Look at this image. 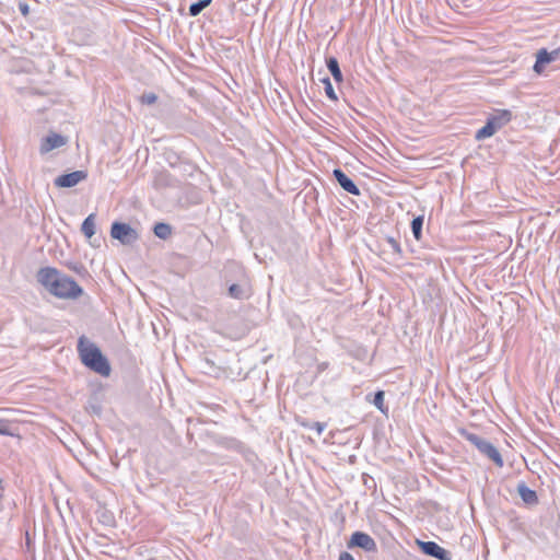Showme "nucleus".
Returning <instances> with one entry per match:
<instances>
[{"mask_svg": "<svg viewBox=\"0 0 560 560\" xmlns=\"http://www.w3.org/2000/svg\"><path fill=\"white\" fill-rule=\"evenodd\" d=\"M37 282L51 295L63 300H77L83 294L78 282L54 267H43L36 273Z\"/></svg>", "mask_w": 560, "mask_h": 560, "instance_id": "obj_1", "label": "nucleus"}, {"mask_svg": "<svg viewBox=\"0 0 560 560\" xmlns=\"http://www.w3.org/2000/svg\"><path fill=\"white\" fill-rule=\"evenodd\" d=\"M77 350L81 362L86 368L102 376H109L112 371L110 364L94 342L85 336H81L78 339Z\"/></svg>", "mask_w": 560, "mask_h": 560, "instance_id": "obj_2", "label": "nucleus"}, {"mask_svg": "<svg viewBox=\"0 0 560 560\" xmlns=\"http://www.w3.org/2000/svg\"><path fill=\"white\" fill-rule=\"evenodd\" d=\"M110 236L118 240L122 245H132L139 238L138 232L129 224L114 222L110 228Z\"/></svg>", "mask_w": 560, "mask_h": 560, "instance_id": "obj_3", "label": "nucleus"}, {"mask_svg": "<svg viewBox=\"0 0 560 560\" xmlns=\"http://www.w3.org/2000/svg\"><path fill=\"white\" fill-rule=\"evenodd\" d=\"M347 547L350 549L358 547L366 552H375L377 550L375 540L369 534L360 530H357L351 535Z\"/></svg>", "mask_w": 560, "mask_h": 560, "instance_id": "obj_4", "label": "nucleus"}, {"mask_svg": "<svg viewBox=\"0 0 560 560\" xmlns=\"http://www.w3.org/2000/svg\"><path fill=\"white\" fill-rule=\"evenodd\" d=\"M417 545L419 546L420 550L427 556H430L438 560H452L451 551L444 549L435 541H422L418 539Z\"/></svg>", "mask_w": 560, "mask_h": 560, "instance_id": "obj_5", "label": "nucleus"}, {"mask_svg": "<svg viewBox=\"0 0 560 560\" xmlns=\"http://www.w3.org/2000/svg\"><path fill=\"white\" fill-rule=\"evenodd\" d=\"M86 177L88 173L80 170L58 176L55 178L54 184L59 188H71L84 180Z\"/></svg>", "mask_w": 560, "mask_h": 560, "instance_id": "obj_6", "label": "nucleus"}, {"mask_svg": "<svg viewBox=\"0 0 560 560\" xmlns=\"http://www.w3.org/2000/svg\"><path fill=\"white\" fill-rule=\"evenodd\" d=\"M559 56L560 49H555L552 51H548L546 48L539 49L536 55V62L533 70L538 74L542 73L545 66L557 60Z\"/></svg>", "mask_w": 560, "mask_h": 560, "instance_id": "obj_7", "label": "nucleus"}, {"mask_svg": "<svg viewBox=\"0 0 560 560\" xmlns=\"http://www.w3.org/2000/svg\"><path fill=\"white\" fill-rule=\"evenodd\" d=\"M332 175L345 191L353 196H359L361 194L359 187L342 170L335 168Z\"/></svg>", "mask_w": 560, "mask_h": 560, "instance_id": "obj_8", "label": "nucleus"}, {"mask_svg": "<svg viewBox=\"0 0 560 560\" xmlns=\"http://www.w3.org/2000/svg\"><path fill=\"white\" fill-rule=\"evenodd\" d=\"M0 435L21 438L20 421L16 419H0Z\"/></svg>", "mask_w": 560, "mask_h": 560, "instance_id": "obj_9", "label": "nucleus"}, {"mask_svg": "<svg viewBox=\"0 0 560 560\" xmlns=\"http://www.w3.org/2000/svg\"><path fill=\"white\" fill-rule=\"evenodd\" d=\"M478 451L481 454H483L485 456H487L489 459H491L498 467H503V465H504L503 458H502L500 452L498 451V448L491 442L486 440L480 445Z\"/></svg>", "mask_w": 560, "mask_h": 560, "instance_id": "obj_10", "label": "nucleus"}, {"mask_svg": "<svg viewBox=\"0 0 560 560\" xmlns=\"http://www.w3.org/2000/svg\"><path fill=\"white\" fill-rule=\"evenodd\" d=\"M66 143L65 137L58 133H51L45 137L40 143V153H47L54 149L60 148Z\"/></svg>", "mask_w": 560, "mask_h": 560, "instance_id": "obj_11", "label": "nucleus"}, {"mask_svg": "<svg viewBox=\"0 0 560 560\" xmlns=\"http://www.w3.org/2000/svg\"><path fill=\"white\" fill-rule=\"evenodd\" d=\"M523 502L527 505H536L538 503V495L535 490H532L524 481H521L516 487Z\"/></svg>", "mask_w": 560, "mask_h": 560, "instance_id": "obj_12", "label": "nucleus"}, {"mask_svg": "<svg viewBox=\"0 0 560 560\" xmlns=\"http://www.w3.org/2000/svg\"><path fill=\"white\" fill-rule=\"evenodd\" d=\"M511 119H512V113L510 110L500 109V110H497L495 114L490 116L487 120L493 121V125L497 128V130H500L508 122H510Z\"/></svg>", "mask_w": 560, "mask_h": 560, "instance_id": "obj_13", "label": "nucleus"}, {"mask_svg": "<svg viewBox=\"0 0 560 560\" xmlns=\"http://www.w3.org/2000/svg\"><path fill=\"white\" fill-rule=\"evenodd\" d=\"M326 66L329 72L331 73L334 80L337 83H340L343 81V75L339 67V62L336 57H328L326 58Z\"/></svg>", "mask_w": 560, "mask_h": 560, "instance_id": "obj_14", "label": "nucleus"}, {"mask_svg": "<svg viewBox=\"0 0 560 560\" xmlns=\"http://www.w3.org/2000/svg\"><path fill=\"white\" fill-rule=\"evenodd\" d=\"M82 233L88 237L91 238L95 234V214L91 213L88 215L81 226Z\"/></svg>", "mask_w": 560, "mask_h": 560, "instance_id": "obj_15", "label": "nucleus"}, {"mask_svg": "<svg viewBox=\"0 0 560 560\" xmlns=\"http://www.w3.org/2000/svg\"><path fill=\"white\" fill-rule=\"evenodd\" d=\"M497 131L498 130L494 127L493 121L487 120L486 125L476 132L475 138L476 140H483L492 137Z\"/></svg>", "mask_w": 560, "mask_h": 560, "instance_id": "obj_16", "label": "nucleus"}, {"mask_svg": "<svg viewBox=\"0 0 560 560\" xmlns=\"http://www.w3.org/2000/svg\"><path fill=\"white\" fill-rule=\"evenodd\" d=\"M154 235L161 240H167L172 234V226L168 223L159 222L153 228Z\"/></svg>", "mask_w": 560, "mask_h": 560, "instance_id": "obj_17", "label": "nucleus"}, {"mask_svg": "<svg viewBox=\"0 0 560 560\" xmlns=\"http://www.w3.org/2000/svg\"><path fill=\"white\" fill-rule=\"evenodd\" d=\"M229 295L237 300H244L249 298V293L246 290V288L237 283H233L229 287Z\"/></svg>", "mask_w": 560, "mask_h": 560, "instance_id": "obj_18", "label": "nucleus"}, {"mask_svg": "<svg viewBox=\"0 0 560 560\" xmlns=\"http://www.w3.org/2000/svg\"><path fill=\"white\" fill-rule=\"evenodd\" d=\"M423 221H424L423 215H418V217L413 218L411 221V232L413 234V237L417 241L421 240Z\"/></svg>", "mask_w": 560, "mask_h": 560, "instance_id": "obj_19", "label": "nucleus"}, {"mask_svg": "<svg viewBox=\"0 0 560 560\" xmlns=\"http://www.w3.org/2000/svg\"><path fill=\"white\" fill-rule=\"evenodd\" d=\"M211 2L212 0H198L197 2L191 3L189 7V15L194 18L199 15L202 10L211 4Z\"/></svg>", "mask_w": 560, "mask_h": 560, "instance_id": "obj_20", "label": "nucleus"}, {"mask_svg": "<svg viewBox=\"0 0 560 560\" xmlns=\"http://www.w3.org/2000/svg\"><path fill=\"white\" fill-rule=\"evenodd\" d=\"M384 392L383 390H377L375 394H374V398H373V405L382 412V413H387L388 411V408L385 406L384 404Z\"/></svg>", "mask_w": 560, "mask_h": 560, "instance_id": "obj_21", "label": "nucleus"}, {"mask_svg": "<svg viewBox=\"0 0 560 560\" xmlns=\"http://www.w3.org/2000/svg\"><path fill=\"white\" fill-rule=\"evenodd\" d=\"M460 434L463 438H465L467 441H469L472 445H475L477 447V450L486 441L481 436H479L475 433L468 432L467 430H462Z\"/></svg>", "mask_w": 560, "mask_h": 560, "instance_id": "obj_22", "label": "nucleus"}, {"mask_svg": "<svg viewBox=\"0 0 560 560\" xmlns=\"http://www.w3.org/2000/svg\"><path fill=\"white\" fill-rule=\"evenodd\" d=\"M322 82L324 83L325 85V93L327 95V97L331 101H337L338 100V96L332 88V84L330 82V79L329 78H324L322 80Z\"/></svg>", "mask_w": 560, "mask_h": 560, "instance_id": "obj_23", "label": "nucleus"}, {"mask_svg": "<svg viewBox=\"0 0 560 560\" xmlns=\"http://www.w3.org/2000/svg\"><path fill=\"white\" fill-rule=\"evenodd\" d=\"M301 425L304 427V428H307V429H312V430H316V432L320 435L324 430L326 429V423L325 422H307V421H302L301 422Z\"/></svg>", "mask_w": 560, "mask_h": 560, "instance_id": "obj_24", "label": "nucleus"}, {"mask_svg": "<svg viewBox=\"0 0 560 560\" xmlns=\"http://www.w3.org/2000/svg\"><path fill=\"white\" fill-rule=\"evenodd\" d=\"M158 96L150 92V93H143L140 97V101L142 104L152 105L156 102Z\"/></svg>", "mask_w": 560, "mask_h": 560, "instance_id": "obj_25", "label": "nucleus"}, {"mask_svg": "<svg viewBox=\"0 0 560 560\" xmlns=\"http://www.w3.org/2000/svg\"><path fill=\"white\" fill-rule=\"evenodd\" d=\"M387 242L390 245V248H392V250L394 253H396V254H400L401 253L400 245H399V243L394 237H388Z\"/></svg>", "mask_w": 560, "mask_h": 560, "instance_id": "obj_26", "label": "nucleus"}, {"mask_svg": "<svg viewBox=\"0 0 560 560\" xmlns=\"http://www.w3.org/2000/svg\"><path fill=\"white\" fill-rule=\"evenodd\" d=\"M338 560H354V557L347 551H342L340 552Z\"/></svg>", "mask_w": 560, "mask_h": 560, "instance_id": "obj_27", "label": "nucleus"}, {"mask_svg": "<svg viewBox=\"0 0 560 560\" xmlns=\"http://www.w3.org/2000/svg\"><path fill=\"white\" fill-rule=\"evenodd\" d=\"M19 9H20L21 13H22L24 16H26V15L28 14V12H30L28 4H26V3H20V4H19Z\"/></svg>", "mask_w": 560, "mask_h": 560, "instance_id": "obj_28", "label": "nucleus"}]
</instances>
